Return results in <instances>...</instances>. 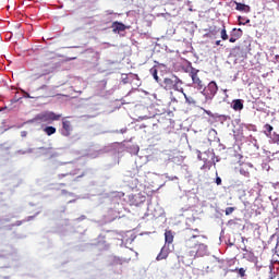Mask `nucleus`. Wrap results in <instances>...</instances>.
I'll list each match as a JSON object with an SVG mask.
<instances>
[{
  "label": "nucleus",
  "mask_w": 279,
  "mask_h": 279,
  "mask_svg": "<svg viewBox=\"0 0 279 279\" xmlns=\"http://www.w3.org/2000/svg\"><path fill=\"white\" fill-rule=\"evenodd\" d=\"M62 128L60 130L61 136L69 137L73 132V123L68 118H62Z\"/></svg>",
  "instance_id": "nucleus-6"
},
{
  "label": "nucleus",
  "mask_w": 279,
  "mask_h": 279,
  "mask_svg": "<svg viewBox=\"0 0 279 279\" xmlns=\"http://www.w3.org/2000/svg\"><path fill=\"white\" fill-rule=\"evenodd\" d=\"M25 97H27L28 99H34V97L29 96L28 93H24Z\"/></svg>",
  "instance_id": "nucleus-25"
},
{
  "label": "nucleus",
  "mask_w": 279,
  "mask_h": 279,
  "mask_svg": "<svg viewBox=\"0 0 279 279\" xmlns=\"http://www.w3.org/2000/svg\"><path fill=\"white\" fill-rule=\"evenodd\" d=\"M189 75L192 78L193 84L195 85V88H197V90H203L204 88V82H202L199 80V75H197L199 73V70L190 66L189 70Z\"/></svg>",
  "instance_id": "nucleus-5"
},
{
  "label": "nucleus",
  "mask_w": 279,
  "mask_h": 279,
  "mask_svg": "<svg viewBox=\"0 0 279 279\" xmlns=\"http://www.w3.org/2000/svg\"><path fill=\"white\" fill-rule=\"evenodd\" d=\"M37 90H43L44 92L41 97H49V86L41 85L40 87L37 88Z\"/></svg>",
  "instance_id": "nucleus-13"
},
{
  "label": "nucleus",
  "mask_w": 279,
  "mask_h": 279,
  "mask_svg": "<svg viewBox=\"0 0 279 279\" xmlns=\"http://www.w3.org/2000/svg\"><path fill=\"white\" fill-rule=\"evenodd\" d=\"M199 239H206L205 235L199 234V229H187L184 232V247L185 252L192 258L203 257L208 255V245L199 242Z\"/></svg>",
  "instance_id": "nucleus-1"
},
{
  "label": "nucleus",
  "mask_w": 279,
  "mask_h": 279,
  "mask_svg": "<svg viewBox=\"0 0 279 279\" xmlns=\"http://www.w3.org/2000/svg\"><path fill=\"white\" fill-rule=\"evenodd\" d=\"M43 132L47 135V136H53V134H56L57 129L56 126H45L43 129Z\"/></svg>",
  "instance_id": "nucleus-12"
},
{
  "label": "nucleus",
  "mask_w": 279,
  "mask_h": 279,
  "mask_svg": "<svg viewBox=\"0 0 279 279\" xmlns=\"http://www.w3.org/2000/svg\"><path fill=\"white\" fill-rule=\"evenodd\" d=\"M142 93H144V95H149V92L143 90Z\"/></svg>",
  "instance_id": "nucleus-28"
},
{
  "label": "nucleus",
  "mask_w": 279,
  "mask_h": 279,
  "mask_svg": "<svg viewBox=\"0 0 279 279\" xmlns=\"http://www.w3.org/2000/svg\"><path fill=\"white\" fill-rule=\"evenodd\" d=\"M71 175H73V174L72 173H61V174H58V179L62 180L63 178H69Z\"/></svg>",
  "instance_id": "nucleus-20"
},
{
  "label": "nucleus",
  "mask_w": 279,
  "mask_h": 279,
  "mask_svg": "<svg viewBox=\"0 0 279 279\" xmlns=\"http://www.w3.org/2000/svg\"><path fill=\"white\" fill-rule=\"evenodd\" d=\"M216 45H217V47H219V45H221V40H217Z\"/></svg>",
  "instance_id": "nucleus-26"
},
{
  "label": "nucleus",
  "mask_w": 279,
  "mask_h": 279,
  "mask_svg": "<svg viewBox=\"0 0 279 279\" xmlns=\"http://www.w3.org/2000/svg\"><path fill=\"white\" fill-rule=\"evenodd\" d=\"M220 36L222 40H228V32L226 31V26H223V28L221 29Z\"/></svg>",
  "instance_id": "nucleus-17"
},
{
  "label": "nucleus",
  "mask_w": 279,
  "mask_h": 279,
  "mask_svg": "<svg viewBox=\"0 0 279 279\" xmlns=\"http://www.w3.org/2000/svg\"><path fill=\"white\" fill-rule=\"evenodd\" d=\"M265 132L264 134L269 138V136H271V132H274V126H271V124H265Z\"/></svg>",
  "instance_id": "nucleus-14"
},
{
  "label": "nucleus",
  "mask_w": 279,
  "mask_h": 279,
  "mask_svg": "<svg viewBox=\"0 0 279 279\" xmlns=\"http://www.w3.org/2000/svg\"><path fill=\"white\" fill-rule=\"evenodd\" d=\"M272 143H276L277 145H279V134L278 133H274Z\"/></svg>",
  "instance_id": "nucleus-21"
},
{
  "label": "nucleus",
  "mask_w": 279,
  "mask_h": 279,
  "mask_svg": "<svg viewBox=\"0 0 279 279\" xmlns=\"http://www.w3.org/2000/svg\"><path fill=\"white\" fill-rule=\"evenodd\" d=\"M184 97H185V99H189V98H186V94H184Z\"/></svg>",
  "instance_id": "nucleus-34"
},
{
  "label": "nucleus",
  "mask_w": 279,
  "mask_h": 279,
  "mask_svg": "<svg viewBox=\"0 0 279 279\" xmlns=\"http://www.w3.org/2000/svg\"><path fill=\"white\" fill-rule=\"evenodd\" d=\"M243 36V29L241 28H233L231 32V37L229 39V43H236L239 38Z\"/></svg>",
  "instance_id": "nucleus-7"
},
{
  "label": "nucleus",
  "mask_w": 279,
  "mask_h": 279,
  "mask_svg": "<svg viewBox=\"0 0 279 279\" xmlns=\"http://www.w3.org/2000/svg\"><path fill=\"white\" fill-rule=\"evenodd\" d=\"M245 23H250V20H246V22Z\"/></svg>",
  "instance_id": "nucleus-33"
},
{
  "label": "nucleus",
  "mask_w": 279,
  "mask_h": 279,
  "mask_svg": "<svg viewBox=\"0 0 279 279\" xmlns=\"http://www.w3.org/2000/svg\"><path fill=\"white\" fill-rule=\"evenodd\" d=\"M182 81L178 78V76L172 75L171 77H167L163 80V88L166 90H182Z\"/></svg>",
  "instance_id": "nucleus-3"
},
{
  "label": "nucleus",
  "mask_w": 279,
  "mask_h": 279,
  "mask_svg": "<svg viewBox=\"0 0 279 279\" xmlns=\"http://www.w3.org/2000/svg\"><path fill=\"white\" fill-rule=\"evenodd\" d=\"M184 97H185V99H189V98H186V94H184Z\"/></svg>",
  "instance_id": "nucleus-35"
},
{
  "label": "nucleus",
  "mask_w": 279,
  "mask_h": 279,
  "mask_svg": "<svg viewBox=\"0 0 279 279\" xmlns=\"http://www.w3.org/2000/svg\"><path fill=\"white\" fill-rule=\"evenodd\" d=\"M269 279H279V275H270Z\"/></svg>",
  "instance_id": "nucleus-24"
},
{
  "label": "nucleus",
  "mask_w": 279,
  "mask_h": 279,
  "mask_svg": "<svg viewBox=\"0 0 279 279\" xmlns=\"http://www.w3.org/2000/svg\"><path fill=\"white\" fill-rule=\"evenodd\" d=\"M246 8H250V7H247V5L243 4V3H236L235 10H238L239 12H244V10Z\"/></svg>",
  "instance_id": "nucleus-16"
},
{
  "label": "nucleus",
  "mask_w": 279,
  "mask_h": 279,
  "mask_svg": "<svg viewBox=\"0 0 279 279\" xmlns=\"http://www.w3.org/2000/svg\"><path fill=\"white\" fill-rule=\"evenodd\" d=\"M60 186H66V184H64V183H61V184H60Z\"/></svg>",
  "instance_id": "nucleus-29"
},
{
  "label": "nucleus",
  "mask_w": 279,
  "mask_h": 279,
  "mask_svg": "<svg viewBox=\"0 0 279 279\" xmlns=\"http://www.w3.org/2000/svg\"><path fill=\"white\" fill-rule=\"evenodd\" d=\"M244 258H247V260H254V253L251 251H246L244 254Z\"/></svg>",
  "instance_id": "nucleus-18"
},
{
  "label": "nucleus",
  "mask_w": 279,
  "mask_h": 279,
  "mask_svg": "<svg viewBox=\"0 0 279 279\" xmlns=\"http://www.w3.org/2000/svg\"><path fill=\"white\" fill-rule=\"evenodd\" d=\"M218 90L219 86H217L215 81H211L207 86L203 87L202 95H204L206 101H211V99H215Z\"/></svg>",
  "instance_id": "nucleus-2"
},
{
  "label": "nucleus",
  "mask_w": 279,
  "mask_h": 279,
  "mask_svg": "<svg viewBox=\"0 0 279 279\" xmlns=\"http://www.w3.org/2000/svg\"><path fill=\"white\" fill-rule=\"evenodd\" d=\"M173 239H174L173 231L166 230L165 232L166 244L171 245V243H173Z\"/></svg>",
  "instance_id": "nucleus-10"
},
{
  "label": "nucleus",
  "mask_w": 279,
  "mask_h": 279,
  "mask_svg": "<svg viewBox=\"0 0 279 279\" xmlns=\"http://www.w3.org/2000/svg\"><path fill=\"white\" fill-rule=\"evenodd\" d=\"M216 184L217 186H221V178L219 177L216 178Z\"/></svg>",
  "instance_id": "nucleus-23"
},
{
  "label": "nucleus",
  "mask_w": 279,
  "mask_h": 279,
  "mask_svg": "<svg viewBox=\"0 0 279 279\" xmlns=\"http://www.w3.org/2000/svg\"><path fill=\"white\" fill-rule=\"evenodd\" d=\"M238 274L241 276V278H245V270L244 268H239Z\"/></svg>",
  "instance_id": "nucleus-22"
},
{
  "label": "nucleus",
  "mask_w": 279,
  "mask_h": 279,
  "mask_svg": "<svg viewBox=\"0 0 279 279\" xmlns=\"http://www.w3.org/2000/svg\"><path fill=\"white\" fill-rule=\"evenodd\" d=\"M234 210H236V207H227L225 213L227 216L232 215V213H234Z\"/></svg>",
  "instance_id": "nucleus-19"
},
{
  "label": "nucleus",
  "mask_w": 279,
  "mask_h": 279,
  "mask_svg": "<svg viewBox=\"0 0 279 279\" xmlns=\"http://www.w3.org/2000/svg\"><path fill=\"white\" fill-rule=\"evenodd\" d=\"M150 74L153 75L154 80H156L157 82H159L158 78V69L156 66H153L150 70Z\"/></svg>",
  "instance_id": "nucleus-15"
},
{
  "label": "nucleus",
  "mask_w": 279,
  "mask_h": 279,
  "mask_svg": "<svg viewBox=\"0 0 279 279\" xmlns=\"http://www.w3.org/2000/svg\"><path fill=\"white\" fill-rule=\"evenodd\" d=\"M56 156H58V154L54 153L52 154L51 158H56Z\"/></svg>",
  "instance_id": "nucleus-27"
},
{
  "label": "nucleus",
  "mask_w": 279,
  "mask_h": 279,
  "mask_svg": "<svg viewBox=\"0 0 279 279\" xmlns=\"http://www.w3.org/2000/svg\"><path fill=\"white\" fill-rule=\"evenodd\" d=\"M231 107L235 110V112H239V111L243 110V108H244L243 99H234L232 101Z\"/></svg>",
  "instance_id": "nucleus-9"
},
{
  "label": "nucleus",
  "mask_w": 279,
  "mask_h": 279,
  "mask_svg": "<svg viewBox=\"0 0 279 279\" xmlns=\"http://www.w3.org/2000/svg\"><path fill=\"white\" fill-rule=\"evenodd\" d=\"M112 29L113 32H125V24L121 22H113Z\"/></svg>",
  "instance_id": "nucleus-11"
},
{
  "label": "nucleus",
  "mask_w": 279,
  "mask_h": 279,
  "mask_svg": "<svg viewBox=\"0 0 279 279\" xmlns=\"http://www.w3.org/2000/svg\"><path fill=\"white\" fill-rule=\"evenodd\" d=\"M166 258H169V248H167V246H163L160 250V253L157 255L156 260H166Z\"/></svg>",
  "instance_id": "nucleus-8"
},
{
  "label": "nucleus",
  "mask_w": 279,
  "mask_h": 279,
  "mask_svg": "<svg viewBox=\"0 0 279 279\" xmlns=\"http://www.w3.org/2000/svg\"><path fill=\"white\" fill-rule=\"evenodd\" d=\"M222 118H223V119H225V121H226V119H227V118H226V116H222Z\"/></svg>",
  "instance_id": "nucleus-31"
},
{
  "label": "nucleus",
  "mask_w": 279,
  "mask_h": 279,
  "mask_svg": "<svg viewBox=\"0 0 279 279\" xmlns=\"http://www.w3.org/2000/svg\"><path fill=\"white\" fill-rule=\"evenodd\" d=\"M62 193H66V191H65V190H63V191H62Z\"/></svg>",
  "instance_id": "nucleus-32"
},
{
  "label": "nucleus",
  "mask_w": 279,
  "mask_h": 279,
  "mask_svg": "<svg viewBox=\"0 0 279 279\" xmlns=\"http://www.w3.org/2000/svg\"><path fill=\"white\" fill-rule=\"evenodd\" d=\"M240 25H245V22H242V23L240 22Z\"/></svg>",
  "instance_id": "nucleus-30"
},
{
  "label": "nucleus",
  "mask_w": 279,
  "mask_h": 279,
  "mask_svg": "<svg viewBox=\"0 0 279 279\" xmlns=\"http://www.w3.org/2000/svg\"><path fill=\"white\" fill-rule=\"evenodd\" d=\"M60 119H62V114L53 111H48L37 116V120L41 121V123H53V121H60Z\"/></svg>",
  "instance_id": "nucleus-4"
}]
</instances>
